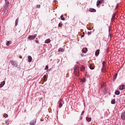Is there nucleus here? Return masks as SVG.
<instances>
[{"instance_id": "bb28decb", "label": "nucleus", "mask_w": 125, "mask_h": 125, "mask_svg": "<svg viewBox=\"0 0 125 125\" xmlns=\"http://www.w3.org/2000/svg\"><path fill=\"white\" fill-rule=\"evenodd\" d=\"M11 41H8L7 42L6 45L7 46H8L10 44V43Z\"/></svg>"}, {"instance_id": "3c124183", "label": "nucleus", "mask_w": 125, "mask_h": 125, "mask_svg": "<svg viewBox=\"0 0 125 125\" xmlns=\"http://www.w3.org/2000/svg\"><path fill=\"white\" fill-rule=\"evenodd\" d=\"M101 86H102V87H103V86L102 85Z\"/></svg>"}, {"instance_id": "7c9ffc66", "label": "nucleus", "mask_w": 125, "mask_h": 125, "mask_svg": "<svg viewBox=\"0 0 125 125\" xmlns=\"http://www.w3.org/2000/svg\"><path fill=\"white\" fill-rule=\"evenodd\" d=\"M3 116L5 118H6L8 117V115L6 114H4Z\"/></svg>"}, {"instance_id": "a211bd4d", "label": "nucleus", "mask_w": 125, "mask_h": 125, "mask_svg": "<svg viewBox=\"0 0 125 125\" xmlns=\"http://www.w3.org/2000/svg\"><path fill=\"white\" fill-rule=\"evenodd\" d=\"M120 91L118 90H117L115 91V94L116 95H118L120 94Z\"/></svg>"}, {"instance_id": "2eb2a0df", "label": "nucleus", "mask_w": 125, "mask_h": 125, "mask_svg": "<svg viewBox=\"0 0 125 125\" xmlns=\"http://www.w3.org/2000/svg\"><path fill=\"white\" fill-rule=\"evenodd\" d=\"M86 119L87 121L89 122H90L91 120V118H89L88 117H86Z\"/></svg>"}, {"instance_id": "49530a36", "label": "nucleus", "mask_w": 125, "mask_h": 125, "mask_svg": "<svg viewBox=\"0 0 125 125\" xmlns=\"http://www.w3.org/2000/svg\"><path fill=\"white\" fill-rule=\"evenodd\" d=\"M40 120H41V121H43V120H42V119H41Z\"/></svg>"}, {"instance_id": "f3484780", "label": "nucleus", "mask_w": 125, "mask_h": 125, "mask_svg": "<svg viewBox=\"0 0 125 125\" xmlns=\"http://www.w3.org/2000/svg\"><path fill=\"white\" fill-rule=\"evenodd\" d=\"M115 13H114L112 16V18H111V20L112 21H113V20L115 19Z\"/></svg>"}, {"instance_id": "4468645a", "label": "nucleus", "mask_w": 125, "mask_h": 125, "mask_svg": "<svg viewBox=\"0 0 125 125\" xmlns=\"http://www.w3.org/2000/svg\"><path fill=\"white\" fill-rule=\"evenodd\" d=\"M85 67L83 65H81V67L80 68V71L82 72H83L85 69Z\"/></svg>"}, {"instance_id": "de8ad7c7", "label": "nucleus", "mask_w": 125, "mask_h": 125, "mask_svg": "<svg viewBox=\"0 0 125 125\" xmlns=\"http://www.w3.org/2000/svg\"><path fill=\"white\" fill-rule=\"evenodd\" d=\"M89 30H91L92 29H91L90 28V29H89Z\"/></svg>"}, {"instance_id": "a19ab883", "label": "nucleus", "mask_w": 125, "mask_h": 125, "mask_svg": "<svg viewBox=\"0 0 125 125\" xmlns=\"http://www.w3.org/2000/svg\"><path fill=\"white\" fill-rule=\"evenodd\" d=\"M32 76H29V78L30 79L31 78Z\"/></svg>"}, {"instance_id": "8fccbe9b", "label": "nucleus", "mask_w": 125, "mask_h": 125, "mask_svg": "<svg viewBox=\"0 0 125 125\" xmlns=\"http://www.w3.org/2000/svg\"><path fill=\"white\" fill-rule=\"evenodd\" d=\"M82 119V117H81V119Z\"/></svg>"}, {"instance_id": "4be33fe9", "label": "nucleus", "mask_w": 125, "mask_h": 125, "mask_svg": "<svg viewBox=\"0 0 125 125\" xmlns=\"http://www.w3.org/2000/svg\"><path fill=\"white\" fill-rule=\"evenodd\" d=\"M117 73H116L115 74V75L113 77V80H115L116 79V78L117 76Z\"/></svg>"}, {"instance_id": "6e6552de", "label": "nucleus", "mask_w": 125, "mask_h": 125, "mask_svg": "<svg viewBox=\"0 0 125 125\" xmlns=\"http://www.w3.org/2000/svg\"><path fill=\"white\" fill-rule=\"evenodd\" d=\"M124 87H125V85L124 84L122 85L119 86V89L120 90H122L124 89Z\"/></svg>"}, {"instance_id": "c03bdc74", "label": "nucleus", "mask_w": 125, "mask_h": 125, "mask_svg": "<svg viewBox=\"0 0 125 125\" xmlns=\"http://www.w3.org/2000/svg\"><path fill=\"white\" fill-rule=\"evenodd\" d=\"M76 63H78H78H79V62H76Z\"/></svg>"}, {"instance_id": "aec40b11", "label": "nucleus", "mask_w": 125, "mask_h": 125, "mask_svg": "<svg viewBox=\"0 0 125 125\" xmlns=\"http://www.w3.org/2000/svg\"><path fill=\"white\" fill-rule=\"evenodd\" d=\"M101 4L99 0H98L96 3V5L98 6L100 4Z\"/></svg>"}, {"instance_id": "72a5a7b5", "label": "nucleus", "mask_w": 125, "mask_h": 125, "mask_svg": "<svg viewBox=\"0 0 125 125\" xmlns=\"http://www.w3.org/2000/svg\"><path fill=\"white\" fill-rule=\"evenodd\" d=\"M41 7V5H38L36 6V8H40Z\"/></svg>"}, {"instance_id": "ea45409f", "label": "nucleus", "mask_w": 125, "mask_h": 125, "mask_svg": "<svg viewBox=\"0 0 125 125\" xmlns=\"http://www.w3.org/2000/svg\"><path fill=\"white\" fill-rule=\"evenodd\" d=\"M118 4H117L116 6V7H115V9L116 10V8H117V7L118 6Z\"/></svg>"}, {"instance_id": "a878e982", "label": "nucleus", "mask_w": 125, "mask_h": 125, "mask_svg": "<svg viewBox=\"0 0 125 125\" xmlns=\"http://www.w3.org/2000/svg\"><path fill=\"white\" fill-rule=\"evenodd\" d=\"M115 103V99H113L111 101V103L114 104Z\"/></svg>"}, {"instance_id": "20e7f679", "label": "nucleus", "mask_w": 125, "mask_h": 125, "mask_svg": "<svg viewBox=\"0 0 125 125\" xmlns=\"http://www.w3.org/2000/svg\"><path fill=\"white\" fill-rule=\"evenodd\" d=\"M36 119L35 118L31 121L30 123V125H34L36 123Z\"/></svg>"}, {"instance_id": "9b49d317", "label": "nucleus", "mask_w": 125, "mask_h": 125, "mask_svg": "<svg viewBox=\"0 0 125 125\" xmlns=\"http://www.w3.org/2000/svg\"><path fill=\"white\" fill-rule=\"evenodd\" d=\"M87 51V48H85V49H83L82 51L83 52L86 53Z\"/></svg>"}, {"instance_id": "0eeeda50", "label": "nucleus", "mask_w": 125, "mask_h": 125, "mask_svg": "<svg viewBox=\"0 0 125 125\" xmlns=\"http://www.w3.org/2000/svg\"><path fill=\"white\" fill-rule=\"evenodd\" d=\"M6 3H5V10H6L7 9V8L9 6V2H6Z\"/></svg>"}, {"instance_id": "c756f323", "label": "nucleus", "mask_w": 125, "mask_h": 125, "mask_svg": "<svg viewBox=\"0 0 125 125\" xmlns=\"http://www.w3.org/2000/svg\"><path fill=\"white\" fill-rule=\"evenodd\" d=\"M48 69V65H46L45 66V68H44V70H47Z\"/></svg>"}, {"instance_id": "09e8293b", "label": "nucleus", "mask_w": 125, "mask_h": 125, "mask_svg": "<svg viewBox=\"0 0 125 125\" xmlns=\"http://www.w3.org/2000/svg\"><path fill=\"white\" fill-rule=\"evenodd\" d=\"M7 122H8L7 121H6V123Z\"/></svg>"}, {"instance_id": "9d476101", "label": "nucleus", "mask_w": 125, "mask_h": 125, "mask_svg": "<svg viewBox=\"0 0 125 125\" xmlns=\"http://www.w3.org/2000/svg\"><path fill=\"white\" fill-rule=\"evenodd\" d=\"M5 81H3L2 82H1L0 84V88L2 87L5 84Z\"/></svg>"}, {"instance_id": "f03ea898", "label": "nucleus", "mask_w": 125, "mask_h": 125, "mask_svg": "<svg viewBox=\"0 0 125 125\" xmlns=\"http://www.w3.org/2000/svg\"><path fill=\"white\" fill-rule=\"evenodd\" d=\"M73 70H74V73L77 72H79V68L78 66L77 65H75L73 68Z\"/></svg>"}, {"instance_id": "f8f14e48", "label": "nucleus", "mask_w": 125, "mask_h": 125, "mask_svg": "<svg viewBox=\"0 0 125 125\" xmlns=\"http://www.w3.org/2000/svg\"><path fill=\"white\" fill-rule=\"evenodd\" d=\"M100 50L98 49L95 52V55L96 56H97L99 54Z\"/></svg>"}, {"instance_id": "79ce46f5", "label": "nucleus", "mask_w": 125, "mask_h": 125, "mask_svg": "<svg viewBox=\"0 0 125 125\" xmlns=\"http://www.w3.org/2000/svg\"><path fill=\"white\" fill-rule=\"evenodd\" d=\"M35 42L37 43H39V41L37 40L35 41Z\"/></svg>"}, {"instance_id": "412c9836", "label": "nucleus", "mask_w": 125, "mask_h": 125, "mask_svg": "<svg viewBox=\"0 0 125 125\" xmlns=\"http://www.w3.org/2000/svg\"><path fill=\"white\" fill-rule=\"evenodd\" d=\"M18 20H19V18H18L15 21V25L16 26H17V25L18 23Z\"/></svg>"}, {"instance_id": "dca6fc26", "label": "nucleus", "mask_w": 125, "mask_h": 125, "mask_svg": "<svg viewBox=\"0 0 125 125\" xmlns=\"http://www.w3.org/2000/svg\"><path fill=\"white\" fill-rule=\"evenodd\" d=\"M94 65H93L92 64H90V65L89 68L93 70L94 69Z\"/></svg>"}, {"instance_id": "37998d69", "label": "nucleus", "mask_w": 125, "mask_h": 125, "mask_svg": "<svg viewBox=\"0 0 125 125\" xmlns=\"http://www.w3.org/2000/svg\"><path fill=\"white\" fill-rule=\"evenodd\" d=\"M5 2H8V0H5Z\"/></svg>"}, {"instance_id": "6ab92c4d", "label": "nucleus", "mask_w": 125, "mask_h": 125, "mask_svg": "<svg viewBox=\"0 0 125 125\" xmlns=\"http://www.w3.org/2000/svg\"><path fill=\"white\" fill-rule=\"evenodd\" d=\"M50 42V40L49 39H47L45 40V43H48Z\"/></svg>"}, {"instance_id": "c85d7f7f", "label": "nucleus", "mask_w": 125, "mask_h": 125, "mask_svg": "<svg viewBox=\"0 0 125 125\" xmlns=\"http://www.w3.org/2000/svg\"><path fill=\"white\" fill-rule=\"evenodd\" d=\"M60 18L62 20L64 21L65 20V18L63 17L62 15L61 16Z\"/></svg>"}, {"instance_id": "58836bf2", "label": "nucleus", "mask_w": 125, "mask_h": 125, "mask_svg": "<svg viewBox=\"0 0 125 125\" xmlns=\"http://www.w3.org/2000/svg\"><path fill=\"white\" fill-rule=\"evenodd\" d=\"M105 63V62L104 61L103 62H102V64L103 65H104V64Z\"/></svg>"}, {"instance_id": "2f4dec72", "label": "nucleus", "mask_w": 125, "mask_h": 125, "mask_svg": "<svg viewBox=\"0 0 125 125\" xmlns=\"http://www.w3.org/2000/svg\"><path fill=\"white\" fill-rule=\"evenodd\" d=\"M62 24L61 23H60L58 24V26L59 27H61L62 26Z\"/></svg>"}, {"instance_id": "cd10ccee", "label": "nucleus", "mask_w": 125, "mask_h": 125, "mask_svg": "<svg viewBox=\"0 0 125 125\" xmlns=\"http://www.w3.org/2000/svg\"><path fill=\"white\" fill-rule=\"evenodd\" d=\"M105 67L104 65H103V66L102 67V72H103V70H105Z\"/></svg>"}, {"instance_id": "393cba45", "label": "nucleus", "mask_w": 125, "mask_h": 125, "mask_svg": "<svg viewBox=\"0 0 125 125\" xmlns=\"http://www.w3.org/2000/svg\"><path fill=\"white\" fill-rule=\"evenodd\" d=\"M64 51V50L62 48H60L58 49L59 51H61V52H63Z\"/></svg>"}, {"instance_id": "5701e85b", "label": "nucleus", "mask_w": 125, "mask_h": 125, "mask_svg": "<svg viewBox=\"0 0 125 125\" xmlns=\"http://www.w3.org/2000/svg\"><path fill=\"white\" fill-rule=\"evenodd\" d=\"M81 81L83 83H84L86 81V79L84 77L81 79Z\"/></svg>"}, {"instance_id": "473e14b6", "label": "nucleus", "mask_w": 125, "mask_h": 125, "mask_svg": "<svg viewBox=\"0 0 125 125\" xmlns=\"http://www.w3.org/2000/svg\"><path fill=\"white\" fill-rule=\"evenodd\" d=\"M84 34H85V33L84 32H83V33H82V35L81 36V37H83L84 35Z\"/></svg>"}, {"instance_id": "7ed1b4c3", "label": "nucleus", "mask_w": 125, "mask_h": 125, "mask_svg": "<svg viewBox=\"0 0 125 125\" xmlns=\"http://www.w3.org/2000/svg\"><path fill=\"white\" fill-rule=\"evenodd\" d=\"M58 103L60 108L62 106L63 104L64 103L62 101V99H60L58 102Z\"/></svg>"}, {"instance_id": "4c0bfd02", "label": "nucleus", "mask_w": 125, "mask_h": 125, "mask_svg": "<svg viewBox=\"0 0 125 125\" xmlns=\"http://www.w3.org/2000/svg\"><path fill=\"white\" fill-rule=\"evenodd\" d=\"M91 32H87V34L88 35H89V34H91Z\"/></svg>"}, {"instance_id": "f257e3e1", "label": "nucleus", "mask_w": 125, "mask_h": 125, "mask_svg": "<svg viewBox=\"0 0 125 125\" xmlns=\"http://www.w3.org/2000/svg\"><path fill=\"white\" fill-rule=\"evenodd\" d=\"M36 34H34L33 36L29 35L28 37V39L30 40H33L36 38Z\"/></svg>"}, {"instance_id": "a18cd8bd", "label": "nucleus", "mask_w": 125, "mask_h": 125, "mask_svg": "<svg viewBox=\"0 0 125 125\" xmlns=\"http://www.w3.org/2000/svg\"><path fill=\"white\" fill-rule=\"evenodd\" d=\"M81 56H83V53H81Z\"/></svg>"}, {"instance_id": "ddd939ff", "label": "nucleus", "mask_w": 125, "mask_h": 125, "mask_svg": "<svg viewBox=\"0 0 125 125\" xmlns=\"http://www.w3.org/2000/svg\"><path fill=\"white\" fill-rule=\"evenodd\" d=\"M28 61L29 62H31L32 61V58L30 56H28Z\"/></svg>"}, {"instance_id": "1a4fd4ad", "label": "nucleus", "mask_w": 125, "mask_h": 125, "mask_svg": "<svg viewBox=\"0 0 125 125\" xmlns=\"http://www.w3.org/2000/svg\"><path fill=\"white\" fill-rule=\"evenodd\" d=\"M89 11L91 12H95L96 11V10L94 9L90 8L89 9Z\"/></svg>"}, {"instance_id": "f704fd0d", "label": "nucleus", "mask_w": 125, "mask_h": 125, "mask_svg": "<svg viewBox=\"0 0 125 125\" xmlns=\"http://www.w3.org/2000/svg\"><path fill=\"white\" fill-rule=\"evenodd\" d=\"M100 2L101 3H104V0H100Z\"/></svg>"}, {"instance_id": "c9c22d12", "label": "nucleus", "mask_w": 125, "mask_h": 125, "mask_svg": "<svg viewBox=\"0 0 125 125\" xmlns=\"http://www.w3.org/2000/svg\"><path fill=\"white\" fill-rule=\"evenodd\" d=\"M46 77V75H45L43 76V78L44 79H45Z\"/></svg>"}, {"instance_id": "b1692460", "label": "nucleus", "mask_w": 125, "mask_h": 125, "mask_svg": "<svg viewBox=\"0 0 125 125\" xmlns=\"http://www.w3.org/2000/svg\"><path fill=\"white\" fill-rule=\"evenodd\" d=\"M79 72H77L74 73L75 75L77 77H78L79 76Z\"/></svg>"}, {"instance_id": "e433bc0d", "label": "nucleus", "mask_w": 125, "mask_h": 125, "mask_svg": "<svg viewBox=\"0 0 125 125\" xmlns=\"http://www.w3.org/2000/svg\"><path fill=\"white\" fill-rule=\"evenodd\" d=\"M84 110H83V111L82 112V113H81V115H83V114H84Z\"/></svg>"}, {"instance_id": "423d86ee", "label": "nucleus", "mask_w": 125, "mask_h": 125, "mask_svg": "<svg viewBox=\"0 0 125 125\" xmlns=\"http://www.w3.org/2000/svg\"><path fill=\"white\" fill-rule=\"evenodd\" d=\"M121 119L123 120L125 119V112H124L121 115Z\"/></svg>"}, {"instance_id": "39448f33", "label": "nucleus", "mask_w": 125, "mask_h": 125, "mask_svg": "<svg viewBox=\"0 0 125 125\" xmlns=\"http://www.w3.org/2000/svg\"><path fill=\"white\" fill-rule=\"evenodd\" d=\"M12 65L14 66H16L17 64L16 62L13 61L11 60L10 61Z\"/></svg>"}]
</instances>
